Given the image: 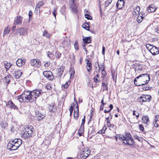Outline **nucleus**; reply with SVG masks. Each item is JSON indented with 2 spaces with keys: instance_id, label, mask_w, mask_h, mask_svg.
<instances>
[{
  "instance_id": "nucleus-42",
  "label": "nucleus",
  "mask_w": 159,
  "mask_h": 159,
  "mask_svg": "<svg viewBox=\"0 0 159 159\" xmlns=\"http://www.w3.org/2000/svg\"><path fill=\"white\" fill-rule=\"evenodd\" d=\"M140 10V7L139 6H137L134 9V12L136 14H139V11Z\"/></svg>"
},
{
  "instance_id": "nucleus-36",
  "label": "nucleus",
  "mask_w": 159,
  "mask_h": 159,
  "mask_svg": "<svg viewBox=\"0 0 159 159\" xmlns=\"http://www.w3.org/2000/svg\"><path fill=\"white\" fill-rule=\"evenodd\" d=\"M82 27L87 30H89V25L88 23H85L82 25Z\"/></svg>"
},
{
  "instance_id": "nucleus-37",
  "label": "nucleus",
  "mask_w": 159,
  "mask_h": 159,
  "mask_svg": "<svg viewBox=\"0 0 159 159\" xmlns=\"http://www.w3.org/2000/svg\"><path fill=\"white\" fill-rule=\"evenodd\" d=\"M43 35L47 38H49L51 36V34L48 33L47 31L45 30L44 31Z\"/></svg>"
},
{
  "instance_id": "nucleus-21",
  "label": "nucleus",
  "mask_w": 159,
  "mask_h": 159,
  "mask_svg": "<svg viewBox=\"0 0 159 159\" xmlns=\"http://www.w3.org/2000/svg\"><path fill=\"white\" fill-rule=\"evenodd\" d=\"M54 103H52L49 105L48 109L50 112H54L56 110L54 109Z\"/></svg>"
},
{
  "instance_id": "nucleus-28",
  "label": "nucleus",
  "mask_w": 159,
  "mask_h": 159,
  "mask_svg": "<svg viewBox=\"0 0 159 159\" xmlns=\"http://www.w3.org/2000/svg\"><path fill=\"white\" fill-rule=\"evenodd\" d=\"M11 78L10 75H7L4 78L3 80L4 82H6L8 84H9L10 82V79Z\"/></svg>"
},
{
  "instance_id": "nucleus-18",
  "label": "nucleus",
  "mask_w": 159,
  "mask_h": 159,
  "mask_svg": "<svg viewBox=\"0 0 159 159\" xmlns=\"http://www.w3.org/2000/svg\"><path fill=\"white\" fill-rule=\"evenodd\" d=\"M124 5V3L122 0H118L116 3V6L118 9H121Z\"/></svg>"
},
{
  "instance_id": "nucleus-40",
  "label": "nucleus",
  "mask_w": 159,
  "mask_h": 159,
  "mask_svg": "<svg viewBox=\"0 0 159 159\" xmlns=\"http://www.w3.org/2000/svg\"><path fill=\"white\" fill-rule=\"evenodd\" d=\"M10 31L9 29H8V27H6L4 30L3 31V35L4 36L5 35H6L8 34L9 33V32Z\"/></svg>"
},
{
  "instance_id": "nucleus-56",
  "label": "nucleus",
  "mask_w": 159,
  "mask_h": 159,
  "mask_svg": "<svg viewBox=\"0 0 159 159\" xmlns=\"http://www.w3.org/2000/svg\"><path fill=\"white\" fill-rule=\"evenodd\" d=\"M53 14L55 18H56V16L57 15L56 10L55 9H54L53 11Z\"/></svg>"
},
{
  "instance_id": "nucleus-24",
  "label": "nucleus",
  "mask_w": 159,
  "mask_h": 159,
  "mask_svg": "<svg viewBox=\"0 0 159 159\" xmlns=\"http://www.w3.org/2000/svg\"><path fill=\"white\" fill-rule=\"evenodd\" d=\"M7 106H9L11 108H13L14 109H17V107L12 101H9L7 102Z\"/></svg>"
},
{
  "instance_id": "nucleus-48",
  "label": "nucleus",
  "mask_w": 159,
  "mask_h": 159,
  "mask_svg": "<svg viewBox=\"0 0 159 159\" xmlns=\"http://www.w3.org/2000/svg\"><path fill=\"white\" fill-rule=\"evenodd\" d=\"M69 83V82H66L65 84L62 85V88H63L64 89H67V88H68L69 87V85L70 84V83L69 82V84H68Z\"/></svg>"
},
{
  "instance_id": "nucleus-7",
  "label": "nucleus",
  "mask_w": 159,
  "mask_h": 159,
  "mask_svg": "<svg viewBox=\"0 0 159 159\" xmlns=\"http://www.w3.org/2000/svg\"><path fill=\"white\" fill-rule=\"evenodd\" d=\"M43 74L45 77L50 80H52L54 78L52 73L50 71H45Z\"/></svg>"
},
{
  "instance_id": "nucleus-10",
  "label": "nucleus",
  "mask_w": 159,
  "mask_h": 159,
  "mask_svg": "<svg viewBox=\"0 0 159 159\" xmlns=\"http://www.w3.org/2000/svg\"><path fill=\"white\" fill-rule=\"evenodd\" d=\"M150 52L153 55H155L159 53V48L153 46L149 49Z\"/></svg>"
},
{
  "instance_id": "nucleus-33",
  "label": "nucleus",
  "mask_w": 159,
  "mask_h": 159,
  "mask_svg": "<svg viewBox=\"0 0 159 159\" xmlns=\"http://www.w3.org/2000/svg\"><path fill=\"white\" fill-rule=\"evenodd\" d=\"M142 120L144 123H147L149 121V118L148 116H145L142 117Z\"/></svg>"
},
{
  "instance_id": "nucleus-64",
  "label": "nucleus",
  "mask_w": 159,
  "mask_h": 159,
  "mask_svg": "<svg viewBox=\"0 0 159 159\" xmlns=\"http://www.w3.org/2000/svg\"><path fill=\"white\" fill-rule=\"evenodd\" d=\"M63 70L62 69H61V68H60V69L58 70V71L60 74H61L62 73V72H63Z\"/></svg>"
},
{
  "instance_id": "nucleus-2",
  "label": "nucleus",
  "mask_w": 159,
  "mask_h": 159,
  "mask_svg": "<svg viewBox=\"0 0 159 159\" xmlns=\"http://www.w3.org/2000/svg\"><path fill=\"white\" fill-rule=\"evenodd\" d=\"M21 128L20 134L22 138H30L31 136L33 131V127L30 125H26L25 126L22 125L20 128Z\"/></svg>"
},
{
  "instance_id": "nucleus-43",
  "label": "nucleus",
  "mask_w": 159,
  "mask_h": 159,
  "mask_svg": "<svg viewBox=\"0 0 159 159\" xmlns=\"http://www.w3.org/2000/svg\"><path fill=\"white\" fill-rule=\"evenodd\" d=\"M1 126L2 128H5L8 126V124L5 122H2L1 123Z\"/></svg>"
},
{
  "instance_id": "nucleus-52",
  "label": "nucleus",
  "mask_w": 159,
  "mask_h": 159,
  "mask_svg": "<svg viewBox=\"0 0 159 159\" xmlns=\"http://www.w3.org/2000/svg\"><path fill=\"white\" fill-rule=\"evenodd\" d=\"M85 116H84V118L82 119V122L81 124V125L84 126V124L85 123Z\"/></svg>"
},
{
  "instance_id": "nucleus-50",
  "label": "nucleus",
  "mask_w": 159,
  "mask_h": 159,
  "mask_svg": "<svg viewBox=\"0 0 159 159\" xmlns=\"http://www.w3.org/2000/svg\"><path fill=\"white\" fill-rule=\"evenodd\" d=\"M133 115L134 116H135L136 118H137L139 116V113L137 112V114L136 113L135 111L134 110L133 111Z\"/></svg>"
},
{
  "instance_id": "nucleus-53",
  "label": "nucleus",
  "mask_w": 159,
  "mask_h": 159,
  "mask_svg": "<svg viewBox=\"0 0 159 159\" xmlns=\"http://www.w3.org/2000/svg\"><path fill=\"white\" fill-rule=\"evenodd\" d=\"M50 64V62L49 61L45 63L44 64V66L45 67H48Z\"/></svg>"
},
{
  "instance_id": "nucleus-12",
  "label": "nucleus",
  "mask_w": 159,
  "mask_h": 159,
  "mask_svg": "<svg viewBox=\"0 0 159 159\" xmlns=\"http://www.w3.org/2000/svg\"><path fill=\"white\" fill-rule=\"evenodd\" d=\"M122 143L129 145H132L134 142V140H119Z\"/></svg>"
},
{
  "instance_id": "nucleus-57",
  "label": "nucleus",
  "mask_w": 159,
  "mask_h": 159,
  "mask_svg": "<svg viewBox=\"0 0 159 159\" xmlns=\"http://www.w3.org/2000/svg\"><path fill=\"white\" fill-rule=\"evenodd\" d=\"M139 128L140 130H141L142 131H143L144 127L142 125H140L139 126Z\"/></svg>"
},
{
  "instance_id": "nucleus-9",
  "label": "nucleus",
  "mask_w": 159,
  "mask_h": 159,
  "mask_svg": "<svg viewBox=\"0 0 159 159\" xmlns=\"http://www.w3.org/2000/svg\"><path fill=\"white\" fill-rule=\"evenodd\" d=\"M85 62L86 64V68L88 72H90L92 70V64L91 61V59L89 58H86L85 60Z\"/></svg>"
},
{
  "instance_id": "nucleus-35",
  "label": "nucleus",
  "mask_w": 159,
  "mask_h": 159,
  "mask_svg": "<svg viewBox=\"0 0 159 159\" xmlns=\"http://www.w3.org/2000/svg\"><path fill=\"white\" fill-rule=\"evenodd\" d=\"M4 64L5 68L7 70H8L12 65L10 63H8L7 62H5Z\"/></svg>"
},
{
  "instance_id": "nucleus-39",
  "label": "nucleus",
  "mask_w": 159,
  "mask_h": 159,
  "mask_svg": "<svg viewBox=\"0 0 159 159\" xmlns=\"http://www.w3.org/2000/svg\"><path fill=\"white\" fill-rule=\"evenodd\" d=\"M99 77V75L98 74L96 76H95L94 78V80L95 82L97 83L100 82V80H98V78Z\"/></svg>"
},
{
  "instance_id": "nucleus-8",
  "label": "nucleus",
  "mask_w": 159,
  "mask_h": 159,
  "mask_svg": "<svg viewBox=\"0 0 159 159\" xmlns=\"http://www.w3.org/2000/svg\"><path fill=\"white\" fill-rule=\"evenodd\" d=\"M16 32L19 33L20 35H27L28 30L26 28H21L17 29L16 30Z\"/></svg>"
},
{
  "instance_id": "nucleus-27",
  "label": "nucleus",
  "mask_w": 159,
  "mask_h": 159,
  "mask_svg": "<svg viewBox=\"0 0 159 159\" xmlns=\"http://www.w3.org/2000/svg\"><path fill=\"white\" fill-rule=\"evenodd\" d=\"M134 68L135 69V71L136 72L139 70H142L141 66L140 64H136L134 65Z\"/></svg>"
},
{
  "instance_id": "nucleus-22",
  "label": "nucleus",
  "mask_w": 159,
  "mask_h": 159,
  "mask_svg": "<svg viewBox=\"0 0 159 159\" xmlns=\"http://www.w3.org/2000/svg\"><path fill=\"white\" fill-rule=\"evenodd\" d=\"M15 75V77L16 79L19 78L22 74V72L20 70H16L14 74Z\"/></svg>"
},
{
  "instance_id": "nucleus-20",
  "label": "nucleus",
  "mask_w": 159,
  "mask_h": 159,
  "mask_svg": "<svg viewBox=\"0 0 159 159\" xmlns=\"http://www.w3.org/2000/svg\"><path fill=\"white\" fill-rule=\"evenodd\" d=\"M19 126L17 125L16 123H14L12 125L11 131L12 132H14L15 131H17L19 129Z\"/></svg>"
},
{
  "instance_id": "nucleus-62",
  "label": "nucleus",
  "mask_w": 159,
  "mask_h": 159,
  "mask_svg": "<svg viewBox=\"0 0 159 159\" xmlns=\"http://www.w3.org/2000/svg\"><path fill=\"white\" fill-rule=\"evenodd\" d=\"M105 50V47L104 46H103L102 48V54H103V55L104 54Z\"/></svg>"
},
{
  "instance_id": "nucleus-60",
  "label": "nucleus",
  "mask_w": 159,
  "mask_h": 159,
  "mask_svg": "<svg viewBox=\"0 0 159 159\" xmlns=\"http://www.w3.org/2000/svg\"><path fill=\"white\" fill-rule=\"evenodd\" d=\"M12 149H11V150H14L17 149V148L13 144V146L12 147Z\"/></svg>"
},
{
  "instance_id": "nucleus-63",
  "label": "nucleus",
  "mask_w": 159,
  "mask_h": 159,
  "mask_svg": "<svg viewBox=\"0 0 159 159\" xmlns=\"http://www.w3.org/2000/svg\"><path fill=\"white\" fill-rule=\"evenodd\" d=\"M105 132V130H99L98 132V133L99 134H103Z\"/></svg>"
},
{
  "instance_id": "nucleus-23",
  "label": "nucleus",
  "mask_w": 159,
  "mask_h": 159,
  "mask_svg": "<svg viewBox=\"0 0 159 159\" xmlns=\"http://www.w3.org/2000/svg\"><path fill=\"white\" fill-rule=\"evenodd\" d=\"M74 4L73 3V5L71 7V11L72 12L76 14L78 12L77 6L74 4Z\"/></svg>"
},
{
  "instance_id": "nucleus-38",
  "label": "nucleus",
  "mask_w": 159,
  "mask_h": 159,
  "mask_svg": "<svg viewBox=\"0 0 159 159\" xmlns=\"http://www.w3.org/2000/svg\"><path fill=\"white\" fill-rule=\"evenodd\" d=\"M74 118L75 119H78V107H77V111H76L74 110Z\"/></svg>"
},
{
  "instance_id": "nucleus-61",
  "label": "nucleus",
  "mask_w": 159,
  "mask_h": 159,
  "mask_svg": "<svg viewBox=\"0 0 159 159\" xmlns=\"http://www.w3.org/2000/svg\"><path fill=\"white\" fill-rule=\"evenodd\" d=\"M153 46L152 45L149 44H147L146 45V47L147 48H149L150 49V48H151Z\"/></svg>"
},
{
  "instance_id": "nucleus-31",
  "label": "nucleus",
  "mask_w": 159,
  "mask_h": 159,
  "mask_svg": "<svg viewBox=\"0 0 159 159\" xmlns=\"http://www.w3.org/2000/svg\"><path fill=\"white\" fill-rule=\"evenodd\" d=\"M109 117H108L106 119V120L107 121V123L108 126L111 128H113L114 126V125L113 124H111L109 120Z\"/></svg>"
},
{
  "instance_id": "nucleus-41",
  "label": "nucleus",
  "mask_w": 159,
  "mask_h": 159,
  "mask_svg": "<svg viewBox=\"0 0 159 159\" xmlns=\"http://www.w3.org/2000/svg\"><path fill=\"white\" fill-rule=\"evenodd\" d=\"M44 4V3L43 1H41L39 2L38 4L36 5L37 8H39L41 6L43 5Z\"/></svg>"
},
{
  "instance_id": "nucleus-30",
  "label": "nucleus",
  "mask_w": 159,
  "mask_h": 159,
  "mask_svg": "<svg viewBox=\"0 0 159 159\" xmlns=\"http://www.w3.org/2000/svg\"><path fill=\"white\" fill-rule=\"evenodd\" d=\"M17 141H15L13 143V144L17 148L20 146V145L22 143V140H16Z\"/></svg>"
},
{
  "instance_id": "nucleus-58",
  "label": "nucleus",
  "mask_w": 159,
  "mask_h": 159,
  "mask_svg": "<svg viewBox=\"0 0 159 159\" xmlns=\"http://www.w3.org/2000/svg\"><path fill=\"white\" fill-rule=\"evenodd\" d=\"M138 99L139 102H142V99H143V96H141L140 97L138 98Z\"/></svg>"
},
{
  "instance_id": "nucleus-32",
  "label": "nucleus",
  "mask_w": 159,
  "mask_h": 159,
  "mask_svg": "<svg viewBox=\"0 0 159 159\" xmlns=\"http://www.w3.org/2000/svg\"><path fill=\"white\" fill-rule=\"evenodd\" d=\"M91 37H89L84 39H83V40L84 43L86 44L90 43L91 42Z\"/></svg>"
},
{
  "instance_id": "nucleus-25",
  "label": "nucleus",
  "mask_w": 159,
  "mask_h": 159,
  "mask_svg": "<svg viewBox=\"0 0 159 159\" xmlns=\"http://www.w3.org/2000/svg\"><path fill=\"white\" fill-rule=\"evenodd\" d=\"M154 120L155 123L154 124V126L155 127H157L159 126V116H156Z\"/></svg>"
},
{
  "instance_id": "nucleus-59",
  "label": "nucleus",
  "mask_w": 159,
  "mask_h": 159,
  "mask_svg": "<svg viewBox=\"0 0 159 159\" xmlns=\"http://www.w3.org/2000/svg\"><path fill=\"white\" fill-rule=\"evenodd\" d=\"M71 57L72 59V61L73 62H74L75 60V55L73 54V55L72 56V57Z\"/></svg>"
},
{
  "instance_id": "nucleus-13",
  "label": "nucleus",
  "mask_w": 159,
  "mask_h": 159,
  "mask_svg": "<svg viewBox=\"0 0 159 159\" xmlns=\"http://www.w3.org/2000/svg\"><path fill=\"white\" fill-rule=\"evenodd\" d=\"M31 64L32 66L34 67H37L38 66L40 65V62L38 59H32L30 61Z\"/></svg>"
},
{
  "instance_id": "nucleus-46",
  "label": "nucleus",
  "mask_w": 159,
  "mask_h": 159,
  "mask_svg": "<svg viewBox=\"0 0 159 159\" xmlns=\"http://www.w3.org/2000/svg\"><path fill=\"white\" fill-rule=\"evenodd\" d=\"M144 86L143 87L142 89L144 90H147L150 89V87L149 86L145 84L143 85Z\"/></svg>"
},
{
  "instance_id": "nucleus-19",
  "label": "nucleus",
  "mask_w": 159,
  "mask_h": 159,
  "mask_svg": "<svg viewBox=\"0 0 159 159\" xmlns=\"http://www.w3.org/2000/svg\"><path fill=\"white\" fill-rule=\"evenodd\" d=\"M119 139H124L122 138V137L125 139H133L130 133H126L125 135H122L121 136H118Z\"/></svg>"
},
{
  "instance_id": "nucleus-15",
  "label": "nucleus",
  "mask_w": 159,
  "mask_h": 159,
  "mask_svg": "<svg viewBox=\"0 0 159 159\" xmlns=\"http://www.w3.org/2000/svg\"><path fill=\"white\" fill-rule=\"evenodd\" d=\"M144 16L145 15L143 12H141L139 14L137 18V21L139 23L141 22Z\"/></svg>"
},
{
  "instance_id": "nucleus-45",
  "label": "nucleus",
  "mask_w": 159,
  "mask_h": 159,
  "mask_svg": "<svg viewBox=\"0 0 159 159\" xmlns=\"http://www.w3.org/2000/svg\"><path fill=\"white\" fill-rule=\"evenodd\" d=\"M61 55V54L60 52H56L55 53V56L57 59H59L60 58Z\"/></svg>"
},
{
  "instance_id": "nucleus-44",
  "label": "nucleus",
  "mask_w": 159,
  "mask_h": 159,
  "mask_svg": "<svg viewBox=\"0 0 159 159\" xmlns=\"http://www.w3.org/2000/svg\"><path fill=\"white\" fill-rule=\"evenodd\" d=\"M112 0H107L105 3V6L106 7H108L109 4H110Z\"/></svg>"
},
{
  "instance_id": "nucleus-6",
  "label": "nucleus",
  "mask_w": 159,
  "mask_h": 159,
  "mask_svg": "<svg viewBox=\"0 0 159 159\" xmlns=\"http://www.w3.org/2000/svg\"><path fill=\"white\" fill-rule=\"evenodd\" d=\"M90 154V151L87 148H84L82 152L80 153V157L83 159H85Z\"/></svg>"
},
{
  "instance_id": "nucleus-55",
  "label": "nucleus",
  "mask_w": 159,
  "mask_h": 159,
  "mask_svg": "<svg viewBox=\"0 0 159 159\" xmlns=\"http://www.w3.org/2000/svg\"><path fill=\"white\" fill-rule=\"evenodd\" d=\"M73 108L72 106H71L70 107V108L69 109V111H70V115H71L72 114V113L73 112Z\"/></svg>"
},
{
  "instance_id": "nucleus-17",
  "label": "nucleus",
  "mask_w": 159,
  "mask_h": 159,
  "mask_svg": "<svg viewBox=\"0 0 159 159\" xmlns=\"http://www.w3.org/2000/svg\"><path fill=\"white\" fill-rule=\"evenodd\" d=\"M157 8L154 4H151L150 5L148 8V12H153L156 11Z\"/></svg>"
},
{
  "instance_id": "nucleus-16",
  "label": "nucleus",
  "mask_w": 159,
  "mask_h": 159,
  "mask_svg": "<svg viewBox=\"0 0 159 159\" xmlns=\"http://www.w3.org/2000/svg\"><path fill=\"white\" fill-rule=\"evenodd\" d=\"M25 59H19L16 61V64L18 67H21L22 65H24L25 63Z\"/></svg>"
},
{
  "instance_id": "nucleus-14",
  "label": "nucleus",
  "mask_w": 159,
  "mask_h": 159,
  "mask_svg": "<svg viewBox=\"0 0 159 159\" xmlns=\"http://www.w3.org/2000/svg\"><path fill=\"white\" fill-rule=\"evenodd\" d=\"M142 96L143 99H142V102H149L152 98L151 95H143Z\"/></svg>"
},
{
  "instance_id": "nucleus-47",
  "label": "nucleus",
  "mask_w": 159,
  "mask_h": 159,
  "mask_svg": "<svg viewBox=\"0 0 159 159\" xmlns=\"http://www.w3.org/2000/svg\"><path fill=\"white\" fill-rule=\"evenodd\" d=\"M74 46L75 49L77 50L79 49V46L78 42L77 41H75L74 44Z\"/></svg>"
},
{
  "instance_id": "nucleus-11",
  "label": "nucleus",
  "mask_w": 159,
  "mask_h": 159,
  "mask_svg": "<svg viewBox=\"0 0 159 159\" xmlns=\"http://www.w3.org/2000/svg\"><path fill=\"white\" fill-rule=\"evenodd\" d=\"M23 17L21 16H19L16 17V18H15L14 21V25H21L22 23V19Z\"/></svg>"
},
{
  "instance_id": "nucleus-26",
  "label": "nucleus",
  "mask_w": 159,
  "mask_h": 159,
  "mask_svg": "<svg viewBox=\"0 0 159 159\" xmlns=\"http://www.w3.org/2000/svg\"><path fill=\"white\" fill-rule=\"evenodd\" d=\"M15 140H13L12 141H10L7 145V148L10 151H11V149H12V148L13 145V143H14V142Z\"/></svg>"
},
{
  "instance_id": "nucleus-54",
  "label": "nucleus",
  "mask_w": 159,
  "mask_h": 159,
  "mask_svg": "<svg viewBox=\"0 0 159 159\" xmlns=\"http://www.w3.org/2000/svg\"><path fill=\"white\" fill-rule=\"evenodd\" d=\"M46 88L48 90H51L52 89V87L49 84L47 85Z\"/></svg>"
},
{
  "instance_id": "nucleus-34",
  "label": "nucleus",
  "mask_w": 159,
  "mask_h": 159,
  "mask_svg": "<svg viewBox=\"0 0 159 159\" xmlns=\"http://www.w3.org/2000/svg\"><path fill=\"white\" fill-rule=\"evenodd\" d=\"M102 86L103 89V91L105 90H108L107 84V83H106L102 81Z\"/></svg>"
},
{
  "instance_id": "nucleus-29",
  "label": "nucleus",
  "mask_w": 159,
  "mask_h": 159,
  "mask_svg": "<svg viewBox=\"0 0 159 159\" xmlns=\"http://www.w3.org/2000/svg\"><path fill=\"white\" fill-rule=\"evenodd\" d=\"M47 56L51 59H53L55 58V56L52 52L48 51L47 52Z\"/></svg>"
},
{
  "instance_id": "nucleus-4",
  "label": "nucleus",
  "mask_w": 159,
  "mask_h": 159,
  "mask_svg": "<svg viewBox=\"0 0 159 159\" xmlns=\"http://www.w3.org/2000/svg\"><path fill=\"white\" fill-rule=\"evenodd\" d=\"M41 109L38 108L35 110L36 117L38 120H40L44 118L45 116V115L42 114L41 112Z\"/></svg>"
},
{
  "instance_id": "nucleus-3",
  "label": "nucleus",
  "mask_w": 159,
  "mask_h": 159,
  "mask_svg": "<svg viewBox=\"0 0 159 159\" xmlns=\"http://www.w3.org/2000/svg\"><path fill=\"white\" fill-rule=\"evenodd\" d=\"M32 94L31 91H25L21 95L18 96V98L20 102H31L34 101V98Z\"/></svg>"
},
{
  "instance_id": "nucleus-1",
  "label": "nucleus",
  "mask_w": 159,
  "mask_h": 159,
  "mask_svg": "<svg viewBox=\"0 0 159 159\" xmlns=\"http://www.w3.org/2000/svg\"><path fill=\"white\" fill-rule=\"evenodd\" d=\"M149 75L143 74L137 77L134 80V83L136 86H140L147 84L150 81Z\"/></svg>"
},
{
  "instance_id": "nucleus-49",
  "label": "nucleus",
  "mask_w": 159,
  "mask_h": 159,
  "mask_svg": "<svg viewBox=\"0 0 159 159\" xmlns=\"http://www.w3.org/2000/svg\"><path fill=\"white\" fill-rule=\"evenodd\" d=\"M84 126L81 125L80 127L79 130L78 132L83 133L84 132Z\"/></svg>"
},
{
  "instance_id": "nucleus-51",
  "label": "nucleus",
  "mask_w": 159,
  "mask_h": 159,
  "mask_svg": "<svg viewBox=\"0 0 159 159\" xmlns=\"http://www.w3.org/2000/svg\"><path fill=\"white\" fill-rule=\"evenodd\" d=\"M85 17L88 20H90L92 19L91 16L88 14H85Z\"/></svg>"
},
{
  "instance_id": "nucleus-5",
  "label": "nucleus",
  "mask_w": 159,
  "mask_h": 159,
  "mask_svg": "<svg viewBox=\"0 0 159 159\" xmlns=\"http://www.w3.org/2000/svg\"><path fill=\"white\" fill-rule=\"evenodd\" d=\"M32 97H34V101H35L37 97H38L43 93L40 89H36L31 91Z\"/></svg>"
}]
</instances>
